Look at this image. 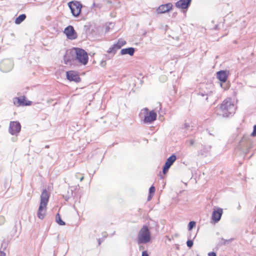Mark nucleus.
Returning <instances> with one entry per match:
<instances>
[{
  "instance_id": "nucleus-1",
  "label": "nucleus",
  "mask_w": 256,
  "mask_h": 256,
  "mask_svg": "<svg viewBox=\"0 0 256 256\" xmlns=\"http://www.w3.org/2000/svg\"><path fill=\"white\" fill-rule=\"evenodd\" d=\"M236 106L231 102V99L228 98L224 100L221 104L218 114L223 117H228L232 116L235 112Z\"/></svg>"
},
{
  "instance_id": "nucleus-2",
  "label": "nucleus",
  "mask_w": 256,
  "mask_h": 256,
  "mask_svg": "<svg viewBox=\"0 0 256 256\" xmlns=\"http://www.w3.org/2000/svg\"><path fill=\"white\" fill-rule=\"evenodd\" d=\"M50 194L46 189H44L40 195V204L37 212L38 217L42 220L45 216L46 208L48 202Z\"/></svg>"
},
{
  "instance_id": "nucleus-3",
  "label": "nucleus",
  "mask_w": 256,
  "mask_h": 256,
  "mask_svg": "<svg viewBox=\"0 0 256 256\" xmlns=\"http://www.w3.org/2000/svg\"><path fill=\"white\" fill-rule=\"evenodd\" d=\"M151 240L150 232L146 225H144L138 232L137 242L138 244L148 243Z\"/></svg>"
},
{
  "instance_id": "nucleus-4",
  "label": "nucleus",
  "mask_w": 256,
  "mask_h": 256,
  "mask_svg": "<svg viewBox=\"0 0 256 256\" xmlns=\"http://www.w3.org/2000/svg\"><path fill=\"white\" fill-rule=\"evenodd\" d=\"M139 116L142 119H143L145 124H150L156 120L157 114L154 110L149 112L148 109L145 108L140 110Z\"/></svg>"
},
{
  "instance_id": "nucleus-5",
  "label": "nucleus",
  "mask_w": 256,
  "mask_h": 256,
  "mask_svg": "<svg viewBox=\"0 0 256 256\" xmlns=\"http://www.w3.org/2000/svg\"><path fill=\"white\" fill-rule=\"evenodd\" d=\"M73 52L76 54L74 60H77L81 65H86L88 61L87 52L82 48H74Z\"/></svg>"
},
{
  "instance_id": "nucleus-6",
  "label": "nucleus",
  "mask_w": 256,
  "mask_h": 256,
  "mask_svg": "<svg viewBox=\"0 0 256 256\" xmlns=\"http://www.w3.org/2000/svg\"><path fill=\"white\" fill-rule=\"evenodd\" d=\"M68 6L70 10L72 15L75 17L79 16L81 12L82 4L79 2H70L68 3Z\"/></svg>"
},
{
  "instance_id": "nucleus-7",
  "label": "nucleus",
  "mask_w": 256,
  "mask_h": 256,
  "mask_svg": "<svg viewBox=\"0 0 256 256\" xmlns=\"http://www.w3.org/2000/svg\"><path fill=\"white\" fill-rule=\"evenodd\" d=\"M252 142L250 136L244 135L240 142L238 148L241 150L244 148L248 149L252 146Z\"/></svg>"
},
{
  "instance_id": "nucleus-8",
  "label": "nucleus",
  "mask_w": 256,
  "mask_h": 256,
  "mask_svg": "<svg viewBox=\"0 0 256 256\" xmlns=\"http://www.w3.org/2000/svg\"><path fill=\"white\" fill-rule=\"evenodd\" d=\"M13 66L14 64L11 60H4L0 62V70L4 72H7L12 70Z\"/></svg>"
},
{
  "instance_id": "nucleus-9",
  "label": "nucleus",
  "mask_w": 256,
  "mask_h": 256,
  "mask_svg": "<svg viewBox=\"0 0 256 256\" xmlns=\"http://www.w3.org/2000/svg\"><path fill=\"white\" fill-rule=\"evenodd\" d=\"M21 130V125L18 122L12 121L10 123L8 132L12 135L17 136Z\"/></svg>"
},
{
  "instance_id": "nucleus-10",
  "label": "nucleus",
  "mask_w": 256,
  "mask_h": 256,
  "mask_svg": "<svg viewBox=\"0 0 256 256\" xmlns=\"http://www.w3.org/2000/svg\"><path fill=\"white\" fill-rule=\"evenodd\" d=\"M13 102L16 106H30L32 103L31 101L26 100L25 96L14 98H13Z\"/></svg>"
},
{
  "instance_id": "nucleus-11",
  "label": "nucleus",
  "mask_w": 256,
  "mask_h": 256,
  "mask_svg": "<svg viewBox=\"0 0 256 256\" xmlns=\"http://www.w3.org/2000/svg\"><path fill=\"white\" fill-rule=\"evenodd\" d=\"M64 33L70 40H75L78 37L77 33L72 26H66L64 30Z\"/></svg>"
},
{
  "instance_id": "nucleus-12",
  "label": "nucleus",
  "mask_w": 256,
  "mask_h": 256,
  "mask_svg": "<svg viewBox=\"0 0 256 256\" xmlns=\"http://www.w3.org/2000/svg\"><path fill=\"white\" fill-rule=\"evenodd\" d=\"M176 159L175 154H172L166 160L162 168V172L166 174Z\"/></svg>"
},
{
  "instance_id": "nucleus-13",
  "label": "nucleus",
  "mask_w": 256,
  "mask_h": 256,
  "mask_svg": "<svg viewBox=\"0 0 256 256\" xmlns=\"http://www.w3.org/2000/svg\"><path fill=\"white\" fill-rule=\"evenodd\" d=\"M66 78L70 82H79L80 81V78L77 72L74 70H70L66 72Z\"/></svg>"
},
{
  "instance_id": "nucleus-14",
  "label": "nucleus",
  "mask_w": 256,
  "mask_h": 256,
  "mask_svg": "<svg viewBox=\"0 0 256 256\" xmlns=\"http://www.w3.org/2000/svg\"><path fill=\"white\" fill-rule=\"evenodd\" d=\"M172 6L173 5L170 2L161 4L157 8L156 12L158 14L168 12L172 10Z\"/></svg>"
},
{
  "instance_id": "nucleus-15",
  "label": "nucleus",
  "mask_w": 256,
  "mask_h": 256,
  "mask_svg": "<svg viewBox=\"0 0 256 256\" xmlns=\"http://www.w3.org/2000/svg\"><path fill=\"white\" fill-rule=\"evenodd\" d=\"M223 213L222 209L218 208L216 209H214L212 216V219L214 222H218L221 218L222 216Z\"/></svg>"
},
{
  "instance_id": "nucleus-16",
  "label": "nucleus",
  "mask_w": 256,
  "mask_h": 256,
  "mask_svg": "<svg viewBox=\"0 0 256 256\" xmlns=\"http://www.w3.org/2000/svg\"><path fill=\"white\" fill-rule=\"evenodd\" d=\"M192 0H179L175 4L176 6L180 9H188L190 6Z\"/></svg>"
},
{
  "instance_id": "nucleus-17",
  "label": "nucleus",
  "mask_w": 256,
  "mask_h": 256,
  "mask_svg": "<svg viewBox=\"0 0 256 256\" xmlns=\"http://www.w3.org/2000/svg\"><path fill=\"white\" fill-rule=\"evenodd\" d=\"M229 72L226 70H222L216 72L217 78L222 82H225L228 79Z\"/></svg>"
},
{
  "instance_id": "nucleus-18",
  "label": "nucleus",
  "mask_w": 256,
  "mask_h": 256,
  "mask_svg": "<svg viewBox=\"0 0 256 256\" xmlns=\"http://www.w3.org/2000/svg\"><path fill=\"white\" fill-rule=\"evenodd\" d=\"M212 146H203L202 148L198 152V155L206 156L210 152Z\"/></svg>"
},
{
  "instance_id": "nucleus-19",
  "label": "nucleus",
  "mask_w": 256,
  "mask_h": 256,
  "mask_svg": "<svg viewBox=\"0 0 256 256\" xmlns=\"http://www.w3.org/2000/svg\"><path fill=\"white\" fill-rule=\"evenodd\" d=\"M135 48L132 47L122 48L120 50V54L122 55L129 54L130 56H132L134 54Z\"/></svg>"
},
{
  "instance_id": "nucleus-20",
  "label": "nucleus",
  "mask_w": 256,
  "mask_h": 256,
  "mask_svg": "<svg viewBox=\"0 0 256 256\" xmlns=\"http://www.w3.org/2000/svg\"><path fill=\"white\" fill-rule=\"evenodd\" d=\"M73 52L72 51L70 52V54L68 53H66L64 56V63L66 64H71L72 63V59L74 60V58H71L70 55L73 54Z\"/></svg>"
},
{
  "instance_id": "nucleus-21",
  "label": "nucleus",
  "mask_w": 256,
  "mask_h": 256,
  "mask_svg": "<svg viewBox=\"0 0 256 256\" xmlns=\"http://www.w3.org/2000/svg\"><path fill=\"white\" fill-rule=\"evenodd\" d=\"M119 49L120 48H118V46L115 44L112 46L108 50H107V52L110 54H111L112 56L111 57L108 58V59H110L111 58H112L116 53L117 50Z\"/></svg>"
},
{
  "instance_id": "nucleus-22",
  "label": "nucleus",
  "mask_w": 256,
  "mask_h": 256,
  "mask_svg": "<svg viewBox=\"0 0 256 256\" xmlns=\"http://www.w3.org/2000/svg\"><path fill=\"white\" fill-rule=\"evenodd\" d=\"M26 18V16L25 14H21L16 18L14 22L16 24H20L25 20Z\"/></svg>"
},
{
  "instance_id": "nucleus-23",
  "label": "nucleus",
  "mask_w": 256,
  "mask_h": 256,
  "mask_svg": "<svg viewBox=\"0 0 256 256\" xmlns=\"http://www.w3.org/2000/svg\"><path fill=\"white\" fill-rule=\"evenodd\" d=\"M56 222L60 226H64L66 224L65 222L62 220L60 214L58 213L56 216Z\"/></svg>"
},
{
  "instance_id": "nucleus-24",
  "label": "nucleus",
  "mask_w": 256,
  "mask_h": 256,
  "mask_svg": "<svg viewBox=\"0 0 256 256\" xmlns=\"http://www.w3.org/2000/svg\"><path fill=\"white\" fill-rule=\"evenodd\" d=\"M115 44L116 45L118 48L120 49L122 48V46L126 44V42L120 38L118 40V42Z\"/></svg>"
},
{
  "instance_id": "nucleus-25",
  "label": "nucleus",
  "mask_w": 256,
  "mask_h": 256,
  "mask_svg": "<svg viewBox=\"0 0 256 256\" xmlns=\"http://www.w3.org/2000/svg\"><path fill=\"white\" fill-rule=\"evenodd\" d=\"M195 143V140L194 138L188 139L186 140L185 144L188 146H192Z\"/></svg>"
},
{
  "instance_id": "nucleus-26",
  "label": "nucleus",
  "mask_w": 256,
  "mask_h": 256,
  "mask_svg": "<svg viewBox=\"0 0 256 256\" xmlns=\"http://www.w3.org/2000/svg\"><path fill=\"white\" fill-rule=\"evenodd\" d=\"M192 126H190V124L187 123V122L184 123L182 126V128L186 129V130H192Z\"/></svg>"
},
{
  "instance_id": "nucleus-27",
  "label": "nucleus",
  "mask_w": 256,
  "mask_h": 256,
  "mask_svg": "<svg viewBox=\"0 0 256 256\" xmlns=\"http://www.w3.org/2000/svg\"><path fill=\"white\" fill-rule=\"evenodd\" d=\"M196 225V222L194 221H190L188 224V230H191Z\"/></svg>"
},
{
  "instance_id": "nucleus-28",
  "label": "nucleus",
  "mask_w": 256,
  "mask_h": 256,
  "mask_svg": "<svg viewBox=\"0 0 256 256\" xmlns=\"http://www.w3.org/2000/svg\"><path fill=\"white\" fill-rule=\"evenodd\" d=\"M114 26V24L112 22H110L108 24V26H106L105 29L106 32H108L110 28Z\"/></svg>"
},
{
  "instance_id": "nucleus-29",
  "label": "nucleus",
  "mask_w": 256,
  "mask_h": 256,
  "mask_svg": "<svg viewBox=\"0 0 256 256\" xmlns=\"http://www.w3.org/2000/svg\"><path fill=\"white\" fill-rule=\"evenodd\" d=\"M155 192V188L154 186H152L150 187L149 189V194L150 195H153Z\"/></svg>"
},
{
  "instance_id": "nucleus-30",
  "label": "nucleus",
  "mask_w": 256,
  "mask_h": 256,
  "mask_svg": "<svg viewBox=\"0 0 256 256\" xmlns=\"http://www.w3.org/2000/svg\"><path fill=\"white\" fill-rule=\"evenodd\" d=\"M193 244H194V242H193V240H188L186 242V245L190 248L192 246Z\"/></svg>"
},
{
  "instance_id": "nucleus-31",
  "label": "nucleus",
  "mask_w": 256,
  "mask_h": 256,
  "mask_svg": "<svg viewBox=\"0 0 256 256\" xmlns=\"http://www.w3.org/2000/svg\"><path fill=\"white\" fill-rule=\"evenodd\" d=\"M251 136H256V125L254 126V129L252 133L250 134Z\"/></svg>"
},
{
  "instance_id": "nucleus-32",
  "label": "nucleus",
  "mask_w": 256,
  "mask_h": 256,
  "mask_svg": "<svg viewBox=\"0 0 256 256\" xmlns=\"http://www.w3.org/2000/svg\"><path fill=\"white\" fill-rule=\"evenodd\" d=\"M4 220H5L4 218L2 216H0V225L4 224Z\"/></svg>"
},
{
  "instance_id": "nucleus-33",
  "label": "nucleus",
  "mask_w": 256,
  "mask_h": 256,
  "mask_svg": "<svg viewBox=\"0 0 256 256\" xmlns=\"http://www.w3.org/2000/svg\"><path fill=\"white\" fill-rule=\"evenodd\" d=\"M142 256H149V255L146 250H144L142 252Z\"/></svg>"
},
{
  "instance_id": "nucleus-34",
  "label": "nucleus",
  "mask_w": 256,
  "mask_h": 256,
  "mask_svg": "<svg viewBox=\"0 0 256 256\" xmlns=\"http://www.w3.org/2000/svg\"><path fill=\"white\" fill-rule=\"evenodd\" d=\"M208 256H216V254L215 252H212L208 254Z\"/></svg>"
},
{
  "instance_id": "nucleus-35",
  "label": "nucleus",
  "mask_w": 256,
  "mask_h": 256,
  "mask_svg": "<svg viewBox=\"0 0 256 256\" xmlns=\"http://www.w3.org/2000/svg\"><path fill=\"white\" fill-rule=\"evenodd\" d=\"M221 240L222 241V244L223 245H226V242H227V240H225L224 239V238H221Z\"/></svg>"
},
{
  "instance_id": "nucleus-36",
  "label": "nucleus",
  "mask_w": 256,
  "mask_h": 256,
  "mask_svg": "<svg viewBox=\"0 0 256 256\" xmlns=\"http://www.w3.org/2000/svg\"><path fill=\"white\" fill-rule=\"evenodd\" d=\"M0 256H6V253L0 250Z\"/></svg>"
},
{
  "instance_id": "nucleus-37",
  "label": "nucleus",
  "mask_w": 256,
  "mask_h": 256,
  "mask_svg": "<svg viewBox=\"0 0 256 256\" xmlns=\"http://www.w3.org/2000/svg\"><path fill=\"white\" fill-rule=\"evenodd\" d=\"M97 241H98V246H100L101 244V243H102V240L100 238H98L97 240Z\"/></svg>"
},
{
  "instance_id": "nucleus-38",
  "label": "nucleus",
  "mask_w": 256,
  "mask_h": 256,
  "mask_svg": "<svg viewBox=\"0 0 256 256\" xmlns=\"http://www.w3.org/2000/svg\"><path fill=\"white\" fill-rule=\"evenodd\" d=\"M70 196L68 194V196H66L64 198L65 200L67 201L70 198Z\"/></svg>"
},
{
  "instance_id": "nucleus-39",
  "label": "nucleus",
  "mask_w": 256,
  "mask_h": 256,
  "mask_svg": "<svg viewBox=\"0 0 256 256\" xmlns=\"http://www.w3.org/2000/svg\"><path fill=\"white\" fill-rule=\"evenodd\" d=\"M152 195H150V194H149V196H148V200H150L152 199Z\"/></svg>"
},
{
  "instance_id": "nucleus-40",
  "label": "nucleus",
  "mask_w": 256,
  "mask_h": 256,
  "mask_svg": "<svg viewBox=\"0 0 256 256\" xmlns=\"http://www.w3.org/2000/svg\"><path fill=\"white\" fill-rule=\"evenodd\" d=\"M144 249V246H139V250H143Z\"/></svg>"
},
{
  "instance_id": "nucleus-41",
  "label": "nucleus",
  "mask_w": 256,
  "mask_h": 256,
  "mask_svg": "<svg viewBox=\"0 0 256 256\" xmlns=\"http://www.w3.org/2000/svg\"><path fill=\"white\" fill-rule=\"evenodd\" d=\"M198 94H199L200 96H206L204 94V93H202V92H200V93Z\"/></svg>"
},
{
  "instance_id": "nucleus-42",
  "label": "nucleus",
  "mask_w": 256,
  "mask_h": 256,
  "mask_svg": "<svg viewBox=\"0 0 256 256\" xmlns=\"http://www.w3.org/2000/svg\"><path fill=\"white\" fill-rule=\"evenodd\" d=\"M233 240V238H230L229 240H227V242H231Z\"/></svg>"
},
{
  "instance_id": "nucleus-43",
  "label": "nucleus",
  "mask_w": 256,
  "mask_h": 256,
  "mask_svg": "<svg viewBox=\"0 0 256 256\" xmlns=\"http://www.w3.org/2000/svg\"><path fill=\"white\" fill-rule=\"evenodd\" d=\"M218 24H216V26H214V30H218Z\"/></svg>"
},
{
  "instance_id": "nucleus-44",
  "label": "nucleus",
  "mask_w": 256,
  "mask_h": 256,
  "mask_svg": "<svg viewBox=\"0 0 256 256\" xmlns=\"http://www.w3.org/2000/svg\"><path fill=\"white\" fill-rule=\"evenodd\" d=\"M102 235L104 236H106V233L104 232V233L102 234Z\"/></svg>"
},
{
  "instance_id": "nucleus-45",
  "label": "nucleus",
  "mask_w": 256,
  "mask_h": 256,
  "mask_svg": "<svg viewBox=\"0 0 256 256\" xmlns=\"http://www.w3.org/2000/svg\"><path fill=\"white\" fill-rule=\"evenodd\" d=\"M84 179V176H82L80 178V181H82Z\"/></svg>"
},
{
  "instance_id": "nucleus-46",
  "label": "nucleus",
  "mask_w": 256,
  "mask_h": 256,
  "mask_svg": "<svg viewBox=\"0 0 256 256\" xmlns=\"http://www.w3.org/2000/svg\"><path fill=\"white\" fill-rule=\"evenodd\" d=\"M72 193H73V190H71V195H72Z\"/></svg>"
}]
</instances>
